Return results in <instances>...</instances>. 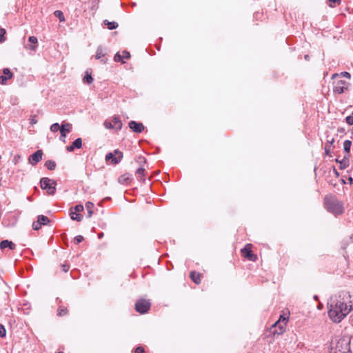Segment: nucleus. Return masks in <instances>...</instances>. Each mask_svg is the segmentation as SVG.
Listing matches in <instances>:
<instances>
[{
    "mask_svg": "<svg viewBox=\"0 0 353 353\" xmlns=\"http://www.w3.org/2000/svg\"><path fill=\"white\" fill-rule=\"evenodd\" d=\"M350 74L347 72H342L341 74L335 73L332 74V79H340L341 77H346L347 79H350Z\"/></svg>",
    "mask_w": 353,
    "mask_h": 353,
    "instance_id": "obj_23",
    "label": "nucleus"
},
{
    "mask_svg": "<svg viewBox=\"0 0 353 353\" xmlns=\"http://www.w3.org/2000/svg\"><path fill=\"white\" fill-rule=\"evenodd\" d=\"M50 130L52 132H56L58 130H61V126L59 125V124L58 123H53L52 125H51Z\"/></svg>",
    "mask_w": 353,
    "mask_h": 353,
    "instance_id": "obj_33",
    "label": "nucleus"
},
{
    "mask_svg": "<svg viewBox=\"0 0 353 353\" xmlns=\"http://www.w3.org/2000/svg\"><path fill=\"white\" fill-rule=\"evenodd\" d=\"M94 208V204L93 203L90 202V201H88L86 203H85V208L88 211V218H90L92 214H93V209Z\"/></svg>",
    "mask_w": 353,
    "mask_h": 353,
    "instance_id": "obj_24",
    "label": "nucleus"
},
{
    "mask_svg": "<svg viewBox=\"0 0 353 353\" xmlns=\"http://www.w3.org/2000/svg\"><path fill=\"white\" fill-rule=\"evenodd\" d=\"M6 248H9L10 250H14L16 245L8 240H3L0 243V248L4 250Z\"/></svg>",
    "mask_w": 353,
    "mask_h": 353,
    "instance_id": "obj_17",
    "label": "nucleus"
},
{
    "mask_svg": "<svg viewBox=\"0 0 353 353\" xmlns=\"http://www.w3.org/2000/svg\"><path fill=\"white\" fill-rule=\"evenodd\" d=\"M129 128L132 130V132L136 133H141L144 130V125L142 123H138L134 121H131L129 122Z\"/></svg>",
    "mask_w": 353,
    "mask_h": 353,
    "instance_id": "obj_13",
    "label": "nucleus"
},
{
    "mask_svg": "<svg viewBox=\"0 0 353 353\" xmlns=\"http://www.w3.org/2000/svg\"><path fill=\"white\" fill-rule=\"evenodd\" d=\"M202 274L195 271H191L190 272V278L196 284H199L201 282Z\"/></svg>",
    "mask_w": 353,
    "mask_h": 353,
    "instance_id": "obj_16",
    "label": "nucleus"
},
{
    "mask_svg": "<svg viewBox=\"0 0 353 353\" xmlns=\"http://www.w3.org/2000/svg\"><path fill=\"white\" fill-rule=\"evenodd\" d=\"M330 3H339L340 2V0H328Z\"/></svg>",
    "mask_w": 353,
    "mask_h": 353,
    "instance_id": "obj_45",
    "label": "nucleus"
},
{
    "mask_svg": "<svg viewBox=\"0 0 353 353\" xmlns=\"http://www.w3.org/2000/svg\"><path fill=\"white\" fill-rule=\"evenodd\" d=\"M103 24L107 26V28L109 30H114L118 28L119 25L115 21H109L108 20L105 19L103 21Z\"/></svg>",
    "mask_w": 353,
    "mask_h": 353,
    "instance_id": "obj_21",
    "label": "nucleus"
},
{
    "mask_svg": "<svg viewBox=\"0 0 353 353\" xmlns=\"http://www.w3.org/2000/svg\"><path fill=\"white\" fill-rule=\"evenodd\" d=\"M37 221L40 223L41 225H47L50 222V219L44 215H39L38 216Z\"/></svg>",
    "mask_w": 353,
    "mask_h": 353,
    "instance_id": "obj_27",
    "label": "nucleus"
},
{
    "mask_svg": "<svg viewBox=\"0 0 353 353\" xmlns=\"http://www.w3.org/2000/svg\"><path fill=\"white\" fill-rule=\"evenodd\" d=\"M332 350L334 353H348L350 350V339L348 336H343L336 343L332 342Z\"/></svg>",
    "mask_w": 353,
    "mask_h": 353,
    "instance_id": "obj_3",
    "label": "nucleus"
},
{
    "mask_svg": "<svg viewBox=\"0 0 353 353\" xmlns=\"http://www.w3.org/2000/svg\"><path fill=\"white\" fill-rule=\"evenodd\" d=\"M305 59H308V55H305Z\"/></svg>",
    "mask_w": 353,
    "mask_h": 353,
    "instance_id": "obj_50",
    "label": "nucleus"
},
{
    "mask_svg": "<svg viewBox=\"0 0 353 353\" xmlns=\"http://www.w3.org/2000/svg\"><path fill=\"white\" fill-rule=\"evenodd\" d=\"M30 123L32 125L36 124L37 123V119L36 115L31 116V117L30 119Z\"/></svg>",
    "mask_w": 353,
    "mask_h": 353,
    "instance_id": "obj_42",
    "label": "nucleus"
},
{
    "mask_svg": "<svg viewBox=\"0 0 353 353\" xmlns=\"http://www.w3.org/2000/svg\"><path fill=\"white\" fill-rule=\"evenodd\" d=\"M82 146V140L81 138H78L75 139L71 145H68L66 147V150L68 152H72L75 148L79 149Z\"/></svg>",
    "mask_w": 353,
    "mask_h": 353,
    "instance_id": "obj_15",
    "label": "nucleus"
},
{
    "mask_svg": "<svg viewBox=\"0 0 353 353\" xmlns=\"http://www.w3.org/2000/svg\"><path fill=\"white\" fill-rule=\"evenodd\" d=\"M252 245L247 244L243 249H241V252L242 255L251 261H256L257 260V256L254 254L251 250Z\"/></svg>",
    "mask_w": 353,
    "mask_h": 353,
    "instance_id": "obj_10",
    "label": "nucleus"
},
{
    "mask_svg": "<svg viewBox=\"0 0 353 353\" xmlns=\"http://www.w3.org/2000/svg\"><path fill=\"white\" fill-rule=\"evenodd\" d=\"M83 81L84 83H88V84H90L92 83L93 81V78L91 75V73H90L88 71H86L85 72V76L83 79Z\"/></svg>",
    "mask_w": 353,
    "mask_h": 353,
    "instance_id": "obj_25",
    "label": "nucleus"
},
{
    "mask_svg": "<svg viewBox=\"0 0 353 353\" xmlns=\"http://www.w3.org/2000/svg\"><path fill=\"white\" fill-rule=\"evenodd\" d=\"M105 56V52L103 51V48L101 46H99L97 48L95 58L97 59H101V61L103 63H105V60L104 59H102Z\"/></svg>",
    "mask_w": 353,
    "mask_h": 353,
    "instance_id": "obj_18",
    "label": "nucleus"
},
{
    "mask_svg": "<svg viewBox=\"0 0 353 353\" xmlns=\"http://www.w3.org/2000/svg\"><path fill=\"white\" fill-rule=\"evenodd\" d=\"M336 162H338V163H339V161H339V159H336Z\"/></svg>",
    "mask_w": 353,
    "mask_h": 353,
    "instance_id": "obj_51",
    "label": "nucleus"
},
{
    "mask_svg": "<svg viewBox=\"0 0 353 353\" xmlns=\"http://www.w3.org/2000/svg\"><path fill=\"white\" fill-rule=\"evenodd\" d=\"M123 158V152L118 149L114 150L113 152H109L105 155V161H110L112 165L118 164Z\"/></svg>",
    "mask_w": 353,
    "mask_h": 353,
    "instance_id": "obj_5",
    "label": "nucleus"
},
{
    "mask_svg": "<svg viewBox=\"0 0 353 353\" xmlns=\"http://www.w3.org/2000/svg\"><path fill=\"white\" fill-rule=\"evenodd\" d=\"M103 125L108 129H114L117 131L122 128V122L117 117H113L111 121H105Z\"/></svg>",
    "mask_w": 353,
    "mask_h": 353,
    "instance_id": "obj_9",
    "label": "nucleus"
},
{
    "mask_svg": "<svg viewBox=\"0 0 353 353\" xmlns=\"http://www.w3.org/2000/svg\"><path fill=\"white\" fill-rule=\"evenodd\" d=\"M348 180H349V182L350 184H352L353 183V179L352 177H350Z\"/></svg>",
    "mask_w": 353,
    "mask_h": 353,
    "instance_id": "obj_47",
    "label": "nucleus"
},
{
    "mask_svg": "<svg viewBox=\"0 0 353 353\" xmlns=\"http://www.w3.org/2000/svg\"><path fill=\"white\" fill-rule=\"evenodd\" d=\"M352 145V142L350 140H346L343 143V148L345 152L347 154L346 155H349L350 152V148Z\"/></svg>",
    "mask_w": 353,
    "mask_h": 353,
    "instance_id": "obj_26",
    "label": "nucleus"
},
{
    "mask_svg": "<svg viewBox=\"0 0 353 353\" xmlns=\"http://www.w3.org/2000/svg\"><path fill=\"white\" fill-rule=\"evenodd\" d=\"M68 314V310L66 307H59L57 310V315L59 316H63Z\"/></svg>",
    "mask_w": 353,
    "mask_h": 353,
    "instance_id": "obj_29",
    "label": "nucleus"
},
{
    "mask_svg": "<svg viewBox=\"0 0 353 353\" xmlns=\"http://www.w3.org/2000/svg\"><path fill=\"white\" fill-rule=\"evenodd\" d=\"M54 15L56 17L59 18L60 21L62 22V21H65V18H64L63 14V12L61 10H56V11H54Z\"/></svg>",
    "mask_w": 353,
    "mask_h": 353,
    "instance_id": "obj_32",
    "label": "nucleus"
},
{
    "mask_svg": "<svg viewBox=\"0 0 353 353\" xmlns=\"http://www.w3.org/2000/svg\"><path fill=\"white\" fill-rule=\"evenodd\" d=\"M83 210V206L82 205H77L72 207L70 210V216L72 220L77 221H81L83 216L80 214Z\"/></svg>",
    "mask_w": 353,
    "mask_h": 353,
    "instance_id": "obj_6",
    "label": "nucleus"
},
{
    "mask_svg": "<svg viewBox=\"0 0 353 353\" xmlns=\"http://www.w3.org/2000/svg\"><path fill=\"white\" fill-rule=\"evenodd\" d=\"M325 152H326L327 154H328V150L327 149V147H325Z\"/></svg>",
    "mask_w": 353,
    "mask_h": 353,
    "instance_id": "obj_49",
    "label": "nucleus"
},
{
    "mask_svg": "<svg viewBox=\"0 0 353 353\" xmlns=\"http://www.w3.org/2000/svg\"><path fill=\"white\" fill-rule=\"evenodd\" d=\"M3 75L0 76V83L6 85L7 83V81L12 78L13 74L8 68H4L3 70Z\"/></svg>",
    "mask_w": 353,
    "mask_h": 353,
    "instance_id": "obj_14",
    "label": "nucleus"
},
{
    "mask_svg": "<svg viewBox=\"0 0 353 353\" xmlns=\"http://www.w3.org/2000/svg\"><path fill=\"white\" fill-rule=\"evenodd\" d=\"M83 236H81V235H79V236H77L75 238H74V243L75 244H79L81 242H82L83 241Z\"/></svg>",
    "mask_w": 353,
    "mask_h": 353,
    "instance_id": "obj_37",
    "label": "nucleus"
},
{
    "mask_svg": "<svg viewBox=\"0 0 353 353\" xmlns=\"http://www.w3.org/2000/svg\"><path fill=\"white\" fill-rule=\"evenodd\" d=\"M121 57H122V59H129V58L130 57V52H128V51H126V50H123V51L122 52V55H121Z\"/></svg>",
    "mask_w": 353,
    "mask_h": 353,
    "instance_id": "obj_40",
    "label": "nucleus"
},
{
    "mask_svg": "<svg viewBox=\"0 0 353 353\" xmlns=\"http://www.w3.org/2000/svg\"><path fill=\"white\" fill-rule=\"evenodd\" d=\"M288 319V317H285L283 315H281L279 320L276 322V325L282 324L283 326H286Z\"/></svg>",
    "mask_w": 353,
    "mask_h": 353,
    "instance_id": "obj_31",
    "label": "nucleus"
},
{
    "mask_svg": "<svg viewBox=\"0 0 353 353\" xmlns=\"http://www.w3.org/2000/svg\"><path fill=\"white\" fill-rule=\"evenodd\" d=\"M103 236H104L103 232H100V233L98 234V238L99 239H101L102 237H103Z\"/></svg>",
    "mask_w": 353,
    "mask_h": 353,
    "instance_id": "obj_46",
    "label": "nucleus"
},
{
    "mask_svg": "<svg viewBox=\"0 0 353 353\" xmlns=\"http://www.w3.org/2000/svg\"><path fill=\"white\" fill-rule=\"evenodd\" d=\"M42 156H43L42 150H39L29 157L28 162L31 165H35L37 163H39L41 160Z\"/></svg>",
    "mask_w": 353,
    "mask_h": 353,
    "instance_id": "obj_12",
    "label": "nucleus"
},
{
    "mask_svg": "<svg viewBox=\"0 0 353 353\" xmlns=\"http://www.w3.org/2000/svg\"><path fill=\"white\" fill-rule=\"evenodd\" d=\"M150 307V303L145 299H139L135 303V310L140 314L146 313Z\"/></svg>",
    "mask_w": 353,
    "mask_h": 353,
    "instance_id": "obj_7",
    "label": "nucleus"
},
{
    "mask_svg": "<svg viewBox=\"0 0 353 353\" xmlns=\"http://www.w3.org/2000/svg\"><path fill=\"white\" fill-rule=\"evenodd\" d=\"M41 188L46 190L48 194L53 195L56 191L57 182L54 180L43 177L40 181Z\"/></svg>",
    "mask_w": 353,
    "mask_h": 353,
    "instance_id": "obj_4",
    "label": "nucleus"
},
{
    "mask_svg": "<svg viewBox=\"0 0 353 353\" xmlns=\"http://www.w3.org/2000/svg\"><path fill=\"white\" fill-rule=\"evenodd\" d=\"M61 268H62V270L64 272H67L69 269H70V265H68V264H63L61 265Z\"/></svg>",
    "mask_w": 353,
    "mask_h": 353,
    "instance_id": "obj_44",
    "label": "nucleus"
},
{
    "mask_svg": "<svg viewBox=\"0 0 353 353\" xmlns=\"http://www.w3.org/2000/svg\"><path fill=\"white\" fill-rule=\"evenodd\" d=\"M28 40L32 44H36L37 43V38L34 36L30 37Z\"/></svg>",
    "mask_w": 353,
    "mask_h": 353,
    "instance_id": "obj_43",
    "label": "nucleus"
},
{
    "mask_svg": "<svg viewBox=\"0 0 353 353\" xmlns=\"http://www.w3.org/2000/svg\"><path fill=\"white\" fill-rule=\"evenodd\" d=\"M6 30L4 28H0V43L3 42L6 40L5 34Z\"/></svg>",
    "mask_w": 353,
    "mask_h": 353,
    "instance_id": "obj_34",
    "label": "nucleus"
},
{
    "mask_svg": "<svg viewBox=\"0 0 353 353\" xmlns=\"http://www.w3.org/2000/svg\"><path fill=\"white\" fill-rule=\"evenodd\" d=\"M6 331L3 325L0 324V337H4L6 336Z\"/></svg>",
    "mask_w": 353,
    "mask_h": 353,
    "instance_id": "obj_38",
    "label": "nucleus"
},
{
    "mask_svg": "<svg viewBox=\"0 0 353 353\" xmlns=\"http://www.w3.org/2000/svg\"><path fill=\"white\" fill-rule=\"evenodd\" d=\"M345 121H346V123L350 125H353V116H347L346 118H345Z\"/></svg>",
    "mask_w": 353,
    "mask_h": 353,
    "instance_id": "obj_41",
    "label": "nucleus"
},
{
    "mask_svg": "<svg viewBox=\"0 0 353 353\" xmlns=\"http://www.w3.org/2000/svg\"><path fill=\"white\" fill-rule=\"evenodd\" d=\"M145 173V169L142 168H139L137 169L136 174L137 175V178L139 179L140 181H144V174Z\"/></svg>",
    "mask_w": 353,
    "mask_h": 353,
    "instance_id": "obj_28",
    "label": "nucleus"
},
{
    "mask_svg": "<svg viewBox=\"0 0 353 353\" xmlns=\"http://www.w3.org/2000/svg\"><path fill=\"white\" fill-rule=\"evenodd\" d=\"M114 60L116 62L122 61L123 63H124V62L123 61V59H122L121 55L119 52H117V53L114 55Z\"/></svg>",
    "mask_w": 353,
    "mask_h": 353,
    "instance_id": "obj_36",
    "label": "nucleus"
},
{
    "mask_svg": "<svg viewBox=\"0 0 353 353\" xmlns=\"http://www.w3.org/2000/svg\"><path fill=\"white\" fill-rule=\"evenodd\" d=\"M41 225L40 224V223L38 221L33 222V223H32V228L34 230H39L41 228Z\"/></svg>",
    "mask_w": 353,
    "mask_h": 353,
    "instance_id": "obj_35",
    "label": "nucleus"
},
{
    "mask_svg": "<svg viewBox=\"0 0 353 353\" xmlns=\"http://www.w3.org/2000/svg\"><path fill=\"white\" fill-rule=\"evenodd\" d=\"M273 327L276 328V330L273 332L274 334H281L284 332L285 330V326H283L282 324L276 325V323L273 325Z\"/></svg>",
    "mask_w": 353,
    "mask_h": 353,
    "instance_id": "obj_22",
    "label": "nucleus"
},
{
    "mask_svg": "<svg viewBox=\"0 0 353 353\" xmlns=\"http://www.w3.org/2000/svg\"><path fill=\"white\" fill-rule=\"evenodd\" d=\"M119 182L121 184H128L131 181V178L129 174H125L119 177Z\"/></svg>",
    "mask_w": 353,
    "mask_h": 353,
    "instance_id": "obj_20",
    "label": "nucleus"
},
{
    "mask_svg": "<svg viewBox=\"0 0 353 353\" xmlns=\"http://www.w3.org/2000/svg\"><path fill=\"white\" fill-rule=\"evenodd\" d=\"M340 169L343 170L349 166V155H345L343 159L339 161Z\"/></svg>",
    "mask_w": 353,
    "mask_h": 353,
    "instance_id": "obj_19",
    "label": "nucleus"
},
{
    "mask_svg": "<svg viewBox=\"0 0 353 353\" xmlns=\"http://www.w3.org/2000/svg\"><path fill=\"white\" fill-rule=\"evenodd\" d=\"M351 296L347 292H342L332 297L328 303V315L334 323H339L353 310V303L347 299Z\"/></svg>",
    "mask_w": 353,
    "mask_h": 353,
    "instance_id": "obj_1",
    "label": "nucleus"
},
{
    "mask_svg": "<svg viewBox=\"0 0 353 353\" xmlns=\"http://www.w3.org/2000/svg\"><path fill=\"white\" fill-rule=\"evenodd\" d=\"M30 48L31 50H35L36 46H31Z\"/></svg>",
    "mask_w": 353,
    "mask_h": 353,
    "instance_id": "obj_48",
    "label": "nucleus"
},
{
    "mask_svg": "<svg viewBox=\"0 0 353 353\" xmlns=\"http://www.w3.org/2000/svg\"><path fill=\"white\" fill-rule=\"evenodd\" d=\"M134 353H145V350L142 346H139L134 349Z\"/></svg>",
    "mask_w": 353,
    "mask_h": 353,
    "instance_id": "obj_39",
    "label": "nucleus"
},
{
    "mask_svg": "<svg viewBox=\"0 0 353 353\" xmlns=\"http://www.w3.org/2000/svg\"><path fill=\"white\" fill-rule=\"evenodd\" d=\"M72 130V124L69 123H63L61 125V130H60V140L63 141V143H65V137L67 133L70 132Z\"/></svg>",
    "mask_w": 353,
    "mask_h": 353,
    "instance_id": "obj_11",
    "label": "nucleus"
},
{
    "mask_svg": "<svg viewBox=\"0 0 353 353\" xmlns=\"http://www.w3.org/2000/svg\"><path fill=\"white\" fill-rule=\"evenodd\" d=\"M45 165L50 170H54L56 168V163L54 161L48 160L46 162Z\"/></svg>",
    "mask_w": 353,
    "mask_h": 353,
    "instance_id": "obj_30",
    "label": "nucleus"
},
{
    "mask_svg": "<svg viewBox=\"0 0 353 353\" xmlns=\"http://www.w3.org/2000/svg\"><path fill=\"white\" fill-rule=\"evenodd\" d=\"M323 205L327 212L335 216L341 215L344 212L343 203L338 200L333 194L325 196Z\"/></svg>",
    "mask_w": 353,
    "mask_h": 353,
    "instance_id": "obj_2",
    "label": "nucleus"
},
{
    "mask_svg": "<svg viewBox=\"0 0 353 353\" xmlns=\"http://www.w3.org/2000/svg\"><path fill=\"white\" fill-rule=\"evenodd\" d=\"M334 92L341 94L347 88L348 83L341 79H334Z\"/></svg>",
    "mask_w": 353,
    "mask_h": 353,
    "instance_id": "obj_8",
    "label": "nucleus"
}]
</instances>
